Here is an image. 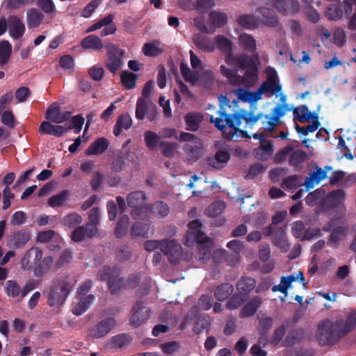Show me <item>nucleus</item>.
<instances>
[{
    "instance_id": "nucleus-12",
    "label": "nucleus",
    "mask_w": 356,
    "mask_h": 356,
    "mask_svg": "<svg viewBox=\"0 0 356 356\" xmlns=\"http://www.w3.org/2000/svg\"><path fill=\"white\" fill-rule=\"evenodd\" d=\"M158 114L157 106L151 102H147L143 97H139L136 102V118L143 120L145 117L152 122L156 118Z\"/></svg>"
},
{
    "instance_id": "nucleus-55",
    "label": "nucleus",
    "mask_w": 356,
    "mask_h": 356,
    "mask_svg": "<svg viewBox=\"0 0 356 356\" xmlns=\"http://www.w3.org/2000/svg\"><path fill=\"white\" fill-rule=\"evenodd\" d=\"M129 224V217L127 215H123L115 226V235L117 238H122L126 234Z\"/></svg>"
},
{
    "instance_id": "nucleus-11",
    "label": "nucleus",
    "mask_w": 356,
    "mask_h": 356,
    "mask_svg": "<svg viewBox=\"0 0 356 356\" xmlns=\"http://www.w3.org/2000/svg\"><path fill=\"white\" fill-rule=\"evenodd\" d=\"M146 195L145 192L141 191H134L129 193L127 196V202L129 207L133 208L131 216L133 218L137 219L142 210L147 209L145 204Z\"/></svg>"
},
{
    "instance_id": "nucleus-60",
    "label": "nucleus",
    "mask_w": 356,
    "mask_h": 356,
    "mask_svg": "<svg viewBox=\"0 0 356 356\" xmlns=\"http://www.w3.org/2000/svg\"><path fill=\"white\" fill-rule=\"evenodd\" d=\"M248 298L238 293H234L227 302L226 307L229 309H235L240 307L247 300Z\"/></svg>"
},
{
    "instance_id": "nucleus-21",
    "label": "nucleus",
    "mask_w": 356,
    "mask_h": 356,
    "mask_svg": "<svg viewBox=\"0 0 356 356\" xmlns=\"http://www.w3.org/2000/svg\"><path fill=\"white\" fill-rule=\"evenodd\" d=\"M8 27L10 34L14 39H19L25 32V26L22 20L15 15L10 16L8 18Z\"/></svg>"
},
{
    "instance_id": "nucleus-64",
    "label": "nucleus",
    "mask_w": 356,
    "mask_h": 356,
    "mask_svg": "<svg viewBox=\"0 0 356 356\" xmlns=\"http://www.w3.org/2000/svg\"><path fill=\"white\" fill-rule=\"evenodd\" d=\"M12 52V46L8 41L0 42V65L7 63Z\"/></svg>"
},
{
    "instance_id": "nucleus-42",
    "label": "nucleus",
    "mask_w": 356,
    "mask_h": 356,
    "mask_svg": "<svg viewBox=\"0 0 356 356\" xmlns=\"http://www.w3.org/2000/svg\"><path fill=\"white\" fill-rule=\"evenodd\" d=\"M233 291V285L229 283H223L216 287L214 291V297L218 301L222 302L225 300L232 293Z\"/></svg>"
},
{
    "instance_id": "nucleus-14",
    "label": "nucleus",
    "mask_w": 356,
    "mask_h": 356,
    "mask_svg": "<svg viewBox=\"0 0 356 356\" xmlns=\"http://www.w3.org/2000/svg\"><path fill=\"white\" fill-rule=\"evenodd\" d=\"M42 252L38 247L31 248L21 260V267L24 270H31L42 259Z\"/></svg>"
},
{
    "instance_id": "nucleus-43",
    "label": "nucleus",
    "mask_w": 356,
    "mask_h": 356,
    "mask_svg": "<svg viewBox=\"0 0 356 356\" xmlns=\"http://www.w3.org/2000/svg\"><path fill=\"white\" fill-rule=\"evenodd\" d=\"M54 263V258L51 256L45 257L39 264L35 267L33 273L34 275L38 277H42L47 273L50 269Z\"/></svg>"
},
{
    "instance_id": "nucleus-17",
    "label": "nucleus",
    "mask_w": 356,
    "mask_h": 356,
    "mask_svg": "<svg viewBox=\"0 0 356 356\" xmlns=\"http://www.w3.org/2000/svg\"><path fill=\"white\" fill-rule=\"evenodd\" d=\"M230 159V154L227 149L223 148L216 151L214 156L207 159L208 165L215 169L223 168Z\"/></svg>"
},
{
    "instance_id": "nucleus-35",
    "label": "nucleus",
    "mask_w": 356,
    "mask_h": 356,
    "mask_svg": "<svg viewBox=\"0 0 356 356\" xmlns=\"http://www.w3.org/2000/svg\"><path fill=\"white\" fill-rule=\"evenodd\" d=\"M273 323V319L270 316H267L259 320L258 332L260 335L259 339V343H265L266 341V336L270 330Z\"/></svg>"
},
{
    "instance_id": "nucleus-51",
    "label": "nucleus",
    "mask_w": 356,
    "mask_h": 356,
    "mask_svg": "<svg viewBox=\"0 0 356 356\" xmlns=\"http://www.w3.org/2000/svg\"><path fill=\"white\" fill-rule=\"evenodd\" d=\"M238 42L240 46L250 53H254L257 49L256 40L250 35L246 33L241 34L238 38Z\"/></svg>"
},
{
    "instance_id": "nucleus-8",
    "label": "nucleus",
    "mask_w": 356,
    "mask_h": 356,
    "mask_svg": "<svg viewBox=\"0 0 356 356\" xmlns=\"http://www.w3.org/2000/svg\"><path fill=\"white\" fill-rule=\"evenodd\" d=\"M106 49L107 59L105 66L111 73L115 74L123 65L122 58L125 54V51L113 44H108Z\"/></svg>"
},
{
    "instance_id": "nucleus-31",
    "label": "nucleus",
    "mask_w": 356,
    "mask_h": 356,
    "mask_svg": "<svg viewBox=\"0 0 356 356\" xmlns=\"http://www.w3.org/2000/svg\"><path fill=\"white\" fill-rule=\"evenodd\" d=\"M184 120L186 130L196 131L199 129L200 123L203 120V115L200 113H188L184 117Z\"/></svg>"
},
{
    "instance_id": "nucleus-7",
    "label": "nucleus",
    "mask_w": 356,
    "mask_h": 356,
    "mask_svg": "<svg viewBox=\"0 0 356 356\" xmlns=\"http://www.w3.org/2000/svg\"><path fill=\"white\" fill-rule=\"evenodd\" d=\"M266 79L258 88L261 95L267 97L280 94L282 90V86L280 83V78L276 70L273 67H268L265 70Z\"/></svg>"
},
{
    "instance_id": "nucleus-41",
    "label": "nucleus",
    "mask_w": 356,
    "mask_h": 356,
    "mask_svg": "<svg viewBox=\"0 0 356 356\" xmlns=\"http://www.w3.org/2000/svg\"><path fill=\"white\" fill-rule=\"evenodd\" d=\"M195 144V145L186 144L183 147L185 153L189 156L188 159L191 162L197 161L202 154V143L200 140Z\"/></svg>"
},
{
    "instance_id": "nucleus-22",
    "label": "nucleus",
    "mask_w": 356,
    "mask_h": 356,
    "mask_svg": "<svg viewBox=\"0 0 356 356\" xmlns=\"http://www.w3.org/2000/svg\"><path fill=\"white\" fill-rule=\"evenodd\" d=\"M271 240L273 245L280 248L284 252H287L290 248V245L286 239L285 230L282 227L274 229Z\"/></svg>"
},
{
    "instance_id": "nucleus-28",
    "label": "nucleus",
    "mask_w": 356,
    "mask_h": 356,
    "mask_svg": "<svg viewBox=\"0 0 356 356\" xmlns=\"http://www.w3.org/2000/svg\"><path fill=\"white\" fill-rule=\"evenodd\" d=\"M262 301L259 296L251 298L241 309L239 316L241 318H247L254 314L260 307Z\"/></svg>"
},
{
    "instance_id": "nucleus-52",
    "label": "nucleus",
    "mask_w": 356,
    "mask_h": 356,
    "mask_svg": "<svg viewBox=\"0 0 356 356\" xmlns=\"http://www.w3.org/2000/svg\"><path fill=\"white\" fill-rule=\"evenodd\" d=\"M215 48L217 47L222 52L232 51V42L222 35H218L214 38Z\"/></svg>"
},
{
    "instance_id": "nucleus-23",
    "label": "nucleus",
    "mask_w": 356,
    "mask_h": 356,
    "mask_svg": "<svg viewBox=\"0 0 356 356\" xmlns=\"http://www.w3.org/2000/svg\"><path fill=\"white\" fill-rule=\"evenodd\" d=\"M238 98L243 102L254 103L261 99L262 95L259 88L255 91H250L242 88L234 90Z\"/></svg>"
},
{
    "instance_id": "nucleus-34",
    "label": "nucleus",
    "mask_w": 356,
    "mask_h": 356,
    "mask_svg": "<svg viewBox=\"0 0 356 356\" xmlns=\"http://www.w3.org/2000/svg\"><path fill=\"white\" fill-rule=\"evenodd\" d=\"M257 13L263 17L264 23L270 27H275L278 25L279 20L274 12L265 7L258 8Z\"/></svg>"
},
{
    "instance_id": "nucleus-58",
    "label": "nucleus",
    "mask_w": 356,
    "mask_h": 356,
    "mask_svg": "<svg viewBox=\"0 0 356 356\" xmlns=\"http://www.w3.org/2000/svg\"><path fill=\"white\" fill-rule=\"evenodd\" d=\"M159 147L162 155L170 159L175 156L177 145L175 143L162 140L160 142Z\"/></svg>"
},
{
    "instance_id": "nucleus-4",
    "label": "nucleus",
    "mask_w": 356,
    "mask_h": 356,
    "mask_svg": "<svg viewBox=\"0 0 356 356\" xmlns=\"http://www.w3.org/2000/svg\"><path fill=\"white\" fill-rule=\"evenodd\" d=\"M273 159L276 163L287 160L290 166L298 170L301 168V165L308 159V156L305 151L296 149L293 145H288L277 151Z\"/></svg>"
},
{
    "instance_id": "nucleus-46",
    "label": "nucleus",
    "mask_w": 356,
    "mask_h": 356,
    "mask_svg": "<svg viewBox=\"0 0 356 356\" xmlns=\"http://www.w3.org/2000/svg\"><path fill=\"white\" fill-rule=\"evenodd\" d=\"M4 291L6 294L10 298H17L20 296L22 298V288L15 280H9L6 282Z\"/></svg>"
},
{
    "instance_id": "nucleus-26",
    "label": "nucleus",
    "mask_w": 356,
    "mask_h": 356,
    "mask_svg": "<svg viewBox=\"0 0 356 356\" xmlns=\"http://www.w3.org/2000/svg\"><path fill=\"white\" fill-rule=\"evenodd\" d=\"M195 45L200 50L205 52H213L215 50L214 39L209 38L200 34L193 36Z\"/></svg>"
},
{
    "instance_id": "nucleus-54",
    "label": "nucleus",
    "mask_w": 356,
    "mask_h": 356,
    "mask_svg": "<svg viewBox=\"0 0 356 356\" xmlns=\"http://www.w3.org/2000/svg\"><path fill=\"white\" fill-rule=\"evenodd\" d=\"M310 177L306 179L305 184L307 188L313 187L314 183L318 184L327 177V173L322 168L317 167L316 170L310 173Z\"/></svg>"
},
{
    "instance_id": "nucleus-38",
    "label": "nucleus",
    "mask_w": 356,
    "mask_h": 356,
    "mask_svg": "<svg viewBox=\"0 0 356 356\" xmlns=\"http://www.w3.org/2000/svg\"><path fill=\"white\" fill-rule=\"evenodd\" d=\"M180 72L184 79L195 86L200 81V74L197 71H191L188 65L184 63L180 64Z\"/></svg>"
},
{
    "instance_id": "nucleus-36",
    "label": "nucleus",
    "mask_w": 356,
    "mask_h": 356,
    "mask_svg": "<svg viewBox=\"0 0 356 356\" xmlns=\"http://www.w3.org/2000/svg\"><path fill=\"white\" fill-rule=\"evenodd\" d=\"M291 323L292 321L291 318H286L274 330L270 338V343L272 344L277 345L281 341Z\"/></svg>"
},
{
    "instance_id": "nucleus-29",
    "label": "nucleus",
    "mask_w": 356,
    "mask_h": 356,
    "mask_svg": "<svg viewBox=\"0 0 356 356\" xmlns=\"http://www.w3.org/2000/svg\"><path fill=\"white\" fill-rule=\"evenodd\" d=\"M147 211H149L151 214L158 218H163L169 213L168 205L163 201H156L152 204L147 205Z\"/></svg>"
},
{
    "instance_id": "nucleus-16",
    "label": "nucleus",
    "mask_w": 356,
    "mask_h": 356,
    "mask_svg": "<svg viewBox=\"0 0 356 356\" xmlns=\"http://www.w3.org/2000/svg\"><path fill=\"white\" fill-rule=\"evenodd\" d=\"M116 325L113 317L106 318L97 323L90 332V337L98 339L106 336Z\"/></svg>"
},
{
    "instance_id": "nucleus-59",
    "label": "nucleus",
    "mask_w": 356,
    "mask_h": 356,
    "mask_svg": "<svg viewBox=\"0 0 356 356\" xmlns=\"http://www.w3.org/2000/svg\"><path fill=\"white\" fill-rule=\"evenodd\" d=\"M325 15L328 19L336 21L342 17L343 10L339 5L332 4L327 8Z\"/></svg>"
},
{
    "instance_id": "nucleus-24",
    "label": "nucleus",
    "mask_w": 356,
    "mask_h": 356,
    "mask_svg": "<svg viewBox=\"0 0 356 356\" xmlns=\"http://www.w3.org/2000/svg\"><path fill=\"white\" fill-rule=\"evenodd\" d=\"M161 251L165 255L169 257V260L172 261V257L178 254L181 247L174 240H161L160 241Z\"/></svg>"
},
{
    "instance_id": "nucleus-48",
    "label": "nucleus",
    "mask_w": 356,
    "mask_h": 356,
    "mask_svg": "<svg viewBox=\"0 0 356 356\" xmlns=\"http://www.w3.org/2000/svg\"><path fill=\"white\" fill-rule=\"evenodd\" d=\"M144 141L147 148L153 151L156 149L158 145L159 146L161 140L156 133L152 131H147L144 134Z\"/></svg>"
},
{
    "instance_id": "nucleus-33",
    "label": "nucleus",
    "mask_w": 356,
    "mask_h": 356,
    "mask_svg": "<svg viewBox=\"0 0 356 356\" xmlns=\"http://www.w3.org/2000/svg\"><path fill=\"white\" fill-rule=\"evenodd\" d=\"M43 18V14L37 8H30L26 13V22L29 29L38 28Z\"/></svg>"
},
{
    "instance_id": "nucleus-27",
    "label": "nucleus",
    "mask_w": 356,
    "mask_h": 356,
    "mask_svg": "<svg viewBox=\"0 0 356 356\" xmlns=\"http://www.w3.org/2000/svg\"><path fill=\"white\" fill-rule=\"evenodd\" d=\"M30 237V232L28 229H20L12 235L10 245L14 248H21L27 243Z\"/></svg>"
},
{
    "instance_id": "nucleus-19",
    "label": "nucleus",
    "mask_w": 356,
    "mask_h": 356,
    "mask_svg": "<svg viewBox=\"0 0 356 356\" xmlns=\"http://www.w3.org/2000/svg\"><path fill=\"white\" fill-rule=\"evenodd\" d=\"M274 5L279 12L285 15L297 13L299 10L297 0H275Z\"/></svg>"
},
{
    "instance_id": "nucleus-45",
    "label": "nucleus",
    "mask_w": 356,
    "mask_h": 356,
    "mask_svg": "<svg viewBox=\"0 0 356 356\" xmlns=\"http://www.w3.org/2000/svg\"><path fill=\"white\" fill-rule=\"evenodd\" d=\"M243 76L245 82V86H254L258 82L259 80V72L257 65L252 66L250 69H247Z\"/></svg>"
},
{
    "instance_id": "nucleus-15",
    "label": "nucleus",
    "mask_w": 356,
    "mask_h": 356,
    "mask_svg": "<svg viewBox=\"0 0 356 356\" xmlns=\"http://www.w3.org/2000/svg\"><path fill=\"white\" fill-rule=\"evenodd\" d=\"M71 117L70 111L61 112L60 106L56 104H52L47 110L45 118L54 123L59 124L67 121Z\"/></svg>"
},
{
    "instance_id": "nucleus-32",
    "label": "nucleus",
    "mask_w": 356,
    "mask_h": 356,
    "mask_svg": "<svg viewBox=\"0 0 356 356\" xmlns=\"http://www.w3.org/2000/svg\"><path fill=\"white\" fill-rule=\"evenodd\" d=\"M132 125V119L129 114H121L118 118L113 128V134L118 136L123 129L127 130Z\"/></svg>"
},
{
    "instance_id": "nucleus-44",
    "label": "nucleus",
    "mask_w": 356,
    "mask_h": 356,
    "mask_svg": "<svg viewBox=\"0 0 356 356\" xmlns=\"http://www.w3.org/2000/svg\"><path fill=\"white\" fill-rule=\"evenodd\" d=\"M109 146V141L104 137L96 139L90 145V155H99L104 153Z\"/></svg>"
},
{
    "instance_id": "nucleus-39",
    "label": "nucleus",
    "mask_w": 356,
    "mask_h": 356,
    "mask_svg": "<svg viewBox=\"0 0 356 356\" xmlns=\"http://www.w3.org/2000/svg\"><path fill=\"white\" fill-rule=\"evenodd\" d=\"M150 228V221L146 220L145 222H136L133 224L131 228V233L132 236H140L143 238L148 237V232Z\"/></svg>"
},
{
    "instance_id": "nucleus-1",
    "label": "nucleus",
    "mask_w": 356,
    "mask_h": 356,
    "mask_svg": "<svg viewBox=\"0 0 356 356\" xmlns=\"http://www.w3.org/2000/svg\"><path fill=\"white\" fill-rule=\"evenodd\" d=\"M209 122L222 132L223 137L227 140L238 141L242 138H250L246 131L239 129L242 123L241 114L236 116H227L225 123L221 118H214L213 115L209 118Z\"/></svg>"
},
{
    "instance_id": "nucleus-10",
    "label": "nucleus",
    "mask_w": 356,
    "mask_h": 356,
    "mask_svg": "<svg viewBox=\"0 0 356 356\" xmlns=\"http://www.w3.org/2000/svg\"><path fill=\"white\" fill-rule=\"evenodd\" d=\"M129 323L131 326L137 327L144 324L149 318L150 309L142 300L136 301L131 310Z\"/></svg>"
},
{
    "instance_id": "nucleus-13",
    "label": "nucleus",
    "mask_w": 356,
    "mask_h": 356,
    "mask_svg": "<svg viewBox=\"0 0 356 356\" xmlns=\"http://www.w3.org/2000/svg\"><path fill=\"white\" fill-rule=\"evenodd\" d=\"M89 282H85L77 291L78 296L80 298L79 302L76 304L72 309V312L76 316H80L86 312L89 306Z\"/></svg>"
},
{
    "instance_id": "nucleus-20",
    "label": "nucleus",
    "mask_w": 356,
    "mask_h": 356,
    "mask_svg": "<svg viewBox=\"0 0 356 356\" xmlns=\"http://www.w3.org/2000/svg\"><path fill=\"white\" fill-rule=\"evenodd\" d=\"M256 284L257 282L254 278L243 276L237 281L236 288L238 292L248 298L249 294L255 289Z\"/></svg>"
},
{
    "instance_id": "nucleus-49",
    "label": "nucleus",
    "mask_w": 356,
    "mask_h": 356,
    "mask_svg": "<svg viewBox=\"0 0 356 356\" xmlns=\"http://www.w3.org/2000/svg\"><path fill=\"white\" fill-rule=\"evenodd\" d=\"M304 330L300 328L295 329L286 335L284 343L286 346H291L293 344L299 343L304 337Z\"/></svg>"
},
{
    "instance_id": "nucleus-3",
    "label": "nucleus",
    "mask_w": 356,
    "mask_h": 356,
    "mask_svg": "<svg viewBox=\"0 0 356 356\" xmlns=\"http://www.w3.org/2000/svg\"><path fill=\"white\" fill-rule=\"evenodd\" d=\"M74 284L75 280L69 276L54 281L47 296L48 305L59 307L63 305L70 291L73 290Z\"/></svg>"
},
{
    "instance_id": "nucleus-47",
    "label": "nucleus",
    "mask_w": 356,
    "mask_h": 356,
    "mask_svg": "<svg viewBox=\"0 0 356 356\" xmlns=\"http://www.w3.org/2000/svg\"><path fill=\"white\" fill-rule=\"evenodd\" d=\"M138 78L137 74L128 70L123 71L120 75L121 83L127 90H131L136 87Z\"/></svg>"
},
{
    "instance_id": "nucleus-18",
    "label": "nucleus",
    "mask_w": 356,
    "mask_h": 356,
    "mask_svg": "<svg viewBox=\"0 0 356 356\" xmlns=\"http://www.w3.org/2000/svg\"><path fill=\"white\" fill-rule=\"evenodd\" d=\"M113 17L112 15H108L104 18L99 20L98 22L95 23L90 26V32L96 31L104 26V29L101 31L102 36H106L113 34L116 31V27L112 24Z\"/></svg>"
},
{
    "instance_id": "nucleus-30",
    "label": "nucleus",
    "mask_w": 356,
    "mask_h": 356,
    "mask_svg": "<svg viewBox=\"0 0 356 356\" xmlns=\"http://www.w3.org/2000/svg\"><path fill=\"white\" fill-rule=\"evenodd\" d=\"M142 52L148 57H156L163 52L161 42L155 40L149 42H146L142 47Z\"/></svg>"
},
{
    "instance_id": "nucleus-2",
    "label": "nucleus",
    "mask_w": 356,
    "mask_h": 356,
    "mask_svg": "<svg viewBox=\"0 0 356 356\" xmlns=\"http://www.w3.org/2000/svg\"><path fill=\"white\" fill-rule=\"evenodd\" d=\"M120 273L117 268H111L104 266L98 273L97 277L102 281L108 282V288L112 294H115L121 288H135L140 282V277L138 273L131 274L126 282L122 277H119Z\"/></svg>"
},
{
    "instance_id": "nucleus-6",
    "label": "nucleus",
    "mask_w": 356,
    "mask_h": 356,
    "mask_svg": "<svg viewBox=\"0 0 356 356\" xmlns=\"http://www.w3.org/2000/svg\"><path fill=\"white\" fill-rule=\"evenodd\" d=\"M337 321H324L318 325L317 340L321 346L334 345L343 337Z\"/></svg>"
},
{
    "instance_id": "nucleus-53",
    "label": "nucleus",
    "mask_w": 356,
    "mask_h": 356,
    "mask_svg": "<svg viewBox=\"0 0 356 356\" xmlns=\"http://www.w3.org/2000/svg\"><path fill=\"white\" fill-rule=\"evenodd\" d=\"M219 102H220V110L218 111V115L219 116L216 118H221L222 120L224 121V123H225V118L227 116H236V115H239L240 113H238L237 112H234V113L228 114L227 113V111H225V107H231L229 105V99L227 98V95H220L218 97Z\"/></svg>"
},
{
    "instance_id": "nucleus-5",
    "label": "nucleus",
    "mask_w": 356,
    "mask_h": 356,
    "mask_svg": "<svg viewBox=\"0 0 356 356\" xmlns=\"http://www.w3.org/2000/svg\"><path fill=\"white\" fill-rule=\"evenodd\" d=\"M286 113V109L282 105H277L273 110L270 115H263L259 113L257 115L252 114H245L241 115L242 120L246 121L247 123L251 124H255L259 119L264 118L266 121V126L265 127V131L267 132H272L276 126L280 122V119L284 116Z\"/></svg>"
},
{
    "instance_id": "nucleus-57",
    "label": "nucleus",
    "mask_w": 356,
    "mask_h": 356,
    "mask_svg": "<svg viewBox=\"0 0 356 356\" xmlns=\"http://www.w3.org/2000/svg\"><path fill=\"white\" fill-rule=\"evenodd\" d=\"M82 222V217L76 213H70L62 220V224L68 228H75Z\"/></svg>"
},
{
    "instance_id": "nucleus-25",
    "label": "nucleus",
    "mask_w": 356,
    "mask_h": 356,
    "mask_svg": "<svg viewBox=\"0 0 356 356\" xmlns=\"http://www.w3.org/2000/svg\"><path fill=\"white\" fill-rule=\"evenodd\" d=\"M67 131V129L62 125H54L49 122H42L39 127V132L42 134H49L56 137L63 136Z\"/></svg>"
},
{
    "instance_id": "nucleus-61",
    "label": "nucleus",
    "mask_w": 356,
    "mask_h": 356,
    "mask_svg": "<svg viewBox=\"0 0 356 356\" xmlns=\"http://www.w3.org/2000/svg\"><path fill=\"white\" fill-rule=\"evenodd\" d=\"M69 194L70 193L67 190H63L59 193L49 197L48 200V204L51 207H60L66 201Z\"/></svg>"
},
{
    "instance_id": "nucleus-62",
    "label": "nucleus",
    "mask_w": 356,
    "mask_h": 356,
    "mask_svg": "<svg viewBox=\"0 0 356 356\" xmlns=\"http://www.w3.org/2000/svg\"><path fill=\"white\" fill-rule=\"evenodd\" d=\"M236 66L241 70H247L251 68L252 66L256 65L254 60L248 55L241 54L237 55Z\"/></svg>"
},
{
    "instance_id": "nucleus-40",
    "label": "nucleus",
    "mask_w": 356,
    "mask_h": 356,
    "mask_svg": "<svg viewBox=\"0 0 356 356\" xmlns=\"http://www.w3.org/2000/svg\"><path fill=\"white\" fill-rule=\"evenodd\" d=\"M132 340L131 337L127 333L113 336L109 341V345L113 348H122L128 346Z\"/></svg>"
},
{
    "instance_id": "nucleus-63",
    "label": "nucleus",
    "mask_w": 356,
    "mask_h": 356,
    "mask_svg": "<svg viewBox=\"0 0 356 356\" xmlns=\"http://www.w3.org/2000/svg\"><path fill=\"white\" fill-rule=\"evenodd\" d=\"M89 230V222H86L84 226H78L74 228L71 234V239L74 242L82 241Z\"/></svg>"
},
{
    "instance_id": "nucleus-9",
    "label": "nucleus",
    "mask_w": 356,
    "mask_h": 356,
    "mask_svg": "<svg viewBox=\"0 0 356 356\" xmlns=\"http://www.w3.org/2000/svg\"><path fill=\"white\" fill-rule=\"evenodd\" d=\"M202 223L199 220H194L188 222V230L185 235V244L191 246L194 243H203L208 240L204 232L201 230Z\"/></svg>"
},
{
    "instance_id": "nucleus-50",
    "label": "nucleus",
    "mask_w": 356,
    "mask_h": 356,
    "mask_svg": "<svg viewBox=\"0 0 356 356\" xmlns=\"http://www.w3.org/2000/svg\"><path fill=\"white\" fill-rule=\"evenodd\" d=\"M210 24V27H214L216 29V27L221 28L225 26L227 21V17L226 14L213 11L211 12L209 16Z\"/></svg>"
},
{
    "instance_id": "nucleus-37",
    "label": "nucleus",
    "mask_w": 356,
    "mask_h": 356,
    "mask_svg": "<svg viewBox=\"0 0 356 356\" xmlns=\"http://www.w3.org/2000/svg\"><path fill=\"white\" fill-rule=\"evenodd\" d=\"M340 330H342L341 334L346 335L356 327V311L351 312L347 317L346 321H337Z\"/></svg>"
},
{
    "instance_id": "nucleus-56",
    "label": "nucleus",
    "mask_w": 356,
    "mask_h": 356,
    "mask_svg": "<svg viewBox=\"0 0 356 356\" xmlns=\"http://www.w3.org/2000/svg\"><path fill=\"white\" fill-rule=\"evenodd\" d=\"M237 22L243 27L254 29L257 26V21L253 15L245 14L237 18Z\"/></svg>"
}]
</instances>
